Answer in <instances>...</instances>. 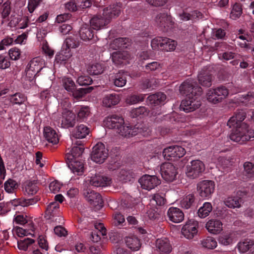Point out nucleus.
Segmentation results:
<instances>
[{
  "label": "nucleus",
  "mask_w": 254,
  "mask_h": 254,
  "mask_svg": "<svg viewBox=\"0 0 254 254\" xmlns=\"http://www.w3.org/2000/svg\"><path fill=\"white\" fill-rule=\"evenodd\" d=\"M120 13V8L117 5H113L104 8L102 15L104 18L108 19L110 23L113 18L118 17Z\"/></svg>",
  "instance_id": "nucleus-24"
},
{
  "label": "nucleus",
  "mask_w": 254,
  "mask_h": 254,
  "mask_svg": "<svg viewBox=\"0 0 254 254\" xmlns=\"http://www.w3.org/2000/svg\"><path fill=\"white\" fill-rule=\"evenodd\" d=\"M88 70L91 75H99L103 73L104 69L101 64L96 63L91 65Z\"/></svg>",
  "instance_id": "nucleus-53"
},
{
  "label": "nucleus",
  "mask_w": 254,
  "mask_h": 254,
  "mask_svg": "<svg viewBox=\"0 0 254 254\" xmlns=\"http://www.w3.org/2000/svg\"><path fill=\"white\" fill-rule=\"evenodd\" d=\"M177 42L167 37H157L152 40L151 46L153 50L166 52L175 50Z\"/></svg>",
  "instance_id": "nucleus-3"
},
{
  "label": "nucleus",
  "mask_w": 254,
  "mask_h": 254,
  "mask_svg": "<svg viewBox=\"0 0 254 254\" xmlns=\"http://www.w3.org/2000/svg\"><path fill=\"white\" fill-rule=\"evenodd\" d=\"M64 117H65L64 122L63 121V124L67 125V127H73L75 123V115L70 110L65 109L64 112L62 113Z\"/></svg>",
  "instance_id": "nucleus-37"
},
{
  "label": "nucleus",
  "mask_w": 254,
  "mask_h": 254,
  "mask_svg": "<svg viewBox=\"0 0 254 254\" xmlns=\"http://www.w3.org/2000/svg\"><path fill=\"white\" fill-rule=\"evenodd\" d=\"M13 222L17 224L23 225L27 223V216L25 214H15L14 216Z\"/></svg>",
  "instance_id": "nucleus-60"
},
{
  "label": "nucleus",
  "mask_w": 254,
  "mask_h": 254,
  "mask_svg": "<svg viewBox=\"0 0 254 254\" xmlns=\"http://www.w3.org/2000/svg\"><path fill=\"white\" fill-rule=\"evenodd\" d=\"M242 13V5L240 3L236 2L233 5L232 10L230 13V17L235 19L240 17Z\"/></svg>",
  "instance_id": "nucleus-50"
},
{
  "label": "nucleus",
  "mask_w": 254,
  "mask_h": 254,
  "mask_svg": "<svg viewBox=\"0 0 254 254\" xmlns=\"http://www.w3.org/2000/svg\"><path fill=\"white\" fill-rule=\"evenodd\" d=\"M166 100V95L163 92H158L150 95L146 99V102L148 105L155 107L164 105Z\"/></svg>",
  "instance_id": "nucleus-20"
},
{
  "label": "nucleus",
  "mask_w": 254,
  "mask_h": 254,
  "mask_svg": "<svg viewBox=\"0 0 254 254\" xmlns=\"http://www.w3.org/2000/svg\"><path fill=\"white\" fill-rule=\"evenodd\" d=\"M128 124H126L127 126H123L125 124L124 119L116 115H113L111 116L106 117L103 121L104 127H135L136 124L131 122L130 121H127Z\"/></svg>",
  "instance_id": "nucleus-9"
},
{
  "label": "nucleus",
  "mask_w": 254,
  "mask_h": 254,
  "mask_svg": "<svg viewBox=\"0 0 254 254\" xmlns=\"http://www.w3.org/2000/svg\"><path fill=\"white\" fill-rule=\"evenodd\" d=\"M160 173L163 179L167 182H173L178 174L176 167L170 163H165L161 165Z\"/></svg>",
  "instance_id": "nucleus-10"
},
{
  "label": "nucleus",
  "mask_w": 254,
  "mask_h": 254,
  "mask_svg": "<svg viewBox=\"0 0 254 254\" xmlns=\"http://www.w3.org/2000/svg\"><path fill=\"white\" fill-rule=\"evenodd\" d=\"M34 242V240L30 238H25L23 240L18 241V248L19 250L26 251L28 246Z\"/></svg>",
  "instance_id": "nucleus-55"
},
{
  "label": "nucleus",
  "mask_w": 254,
  "mask_h": 254,
  "mask_svg": "<svg viewBox=\"0 0 254 254\" xmlns=\"http://www.w3.org/2000/svg\"><path fill=\"white\" fill-rule=\"evenodd\" d=\"M87 200L95 206L101 207L103 205V200L100 194L93 190H87L84 192Z\"/></svg>",
  "instance_id": "nucleus-19"
},
{
  "label": "nucleus",
  "mask_w": 254,
  "mask_h": 254,
  "mask_svg": "<svg viewBox=\"0 0 254 254\" xmlns=\"http://www.w3.org/2000/svg\"><path fill=\"white\" fill-rule=\"evenodd\" d=\"M64 86L65 90L72 93L74 98L79 100L86 94L91 93L94 89L93 86H88L78 88L74 81L70 78H66L63 81Z\"/></svg>",
  "instance_id": "nucleus-2"
},
{
  "label": "nucleus",
  "mask_w": 254,
  "mask_h": 254,
  "mask_svg": "<svg viewBox=\"0 0 254 254\" xmlns=\"http://www.w3.org/2000/svg\"><path fill=\"white\" fill-rule=\"evenodd\" d=\"M228 90L224 86L209 89L207 93V99L209 102L216 104L222 101L228 95Z\"/></svg>",
  "instance_id": "nucleus-6"
},
{
  "label": "nucleus",
  "mask_w": 254,
  "mask_h": 254,
  "mask_svg": "<svg viewBox=\"0 0 254 254\" xmlns=\"http://www.w3.org/2000/svg\"><path fill=\"white\" fill-rule=\"evenodd\" d=\"M149 110L145 107L141 106L138 108H134L130 112V117L131 119L141 118V116H147Z\"/></svg>",
  "instance_id": "nucleus-39"
},
{
  "label": "nucleus",
  "mask_w": 254,
  "mask_h": 254,
  "mask_svg": "<svg viewBox=\"0 0 254 254\" xmlns=\"http://www.w3.org/2000/svg\"><path fill=\"white\" fill-rule=\"evenodd\" d=\"M179 91L181 94L187 96V98L181 102V109L189 113L194 111L200 107L201 103L198 98L202 95L203 91L202 88L196 83L186 80L181 84Z\"/></svg>",
  "instance_id": "nucleus-1"
},
{
  "label": "nucleus",
  "mask_w": 254,
  "mask_h": 254,
  "mask_svg": "<svg viewBox=\"0 0 254 254\" xmlns=\"http://www.w3.org/2000/svg\"><path fill=\"white\" fill-rule=\"evenodd\" d=\"M84 149L81 141H76L74 144L72 143L71 148H68L66 150L65 159L66 160L80 159Z\"/></svg>",
  "instance_id": "nucleus-11"
},
{
  "label": "nucleus",
  "mask_w": 254,
  "mask_h": 254,
  "mask_svg": "<svg viewBox=\"0 0 254 254\" xmlns=\"http://www.w3.org/2000/svg\"><path fill=\"white\" fill-rule=\"evenodd\" d=\"M54 233L59 237H65L67 234L66 230L62 226H57L55 227Z\"/></svg>",
  "instance_id": "nucleus-63"
},
{
  "label": "nucleus",
  "mask_w": 254,
  "mask_h": 254,
  "mask_svg": "<svg viewBox=\"0 0 254 254\" xmlns=\"http://www.w3.org/2000/svg\"><path fill=\"white\" fill-rule=\"evenodd\" d=\"M196 204V199L195 195L192 193L186 195L181 199L180 202L181 207L186 209L195 207Z\"/></svg>",
  "instance_id": "nucleus-29"
},
{
  "label": "nucleus",
  "mask_w": 254,
  "mask_h": 254,
  "mask_svg": "<svg viewBox=\"0 0 254 254\" xmlns=\"http://www.w3.org/2000/svg\"><path fill=\"white\" fill-rule=\"evenodd\" d=\"M111 180L107 177L96 175L91 178L90 184L95 187H105L110 184Z\"/></svg>",
  "instance_id": "nucleus-28"
},
{
  "label": "nucleus",
  "mask_w": 254,
  "mask_h": 254,
  "mask_svg": "<svg viewBox=\"0 0 254 254\" xmlns=\"http://www.w3.org/2000/svg\"><path fill=\"white\" fill-rule=\"evenodd\" d=\"M186 153L185 149L181 146H170L164 149L163 155L168 160L176 161Z\"/></svg>",
  "instance_id": "nucleus-8"
},
{
  "label": "nucleus",
  "mask_w": 254,
  "mask_h": 254,
  "mask_svg": "<svg viewBox=\"0 0 254 254\" xmlns=\"http://www.w3.org/2000/svg\"><path fill=\"white\" fill-rule=\"evenodd\" d=\"M120 101L119 95L111 94L107 95L103 100L104 105L108 108L117 105Z\"/></svg>",
  "instance_id": "nucleus-36"
},
{
  "label": "nucleus",
  "mask_w": 254,
  "mask_h": 254,
  "mask_svg": "<svg viewBox=\"0 0 254 254\" xmlns=\"http://www.w3.org/2000/svg\"><path fill=\"white\" fill-rule=\"evenodd\" d=\"M68 166L74 174L82 175L84 171V165L81 159L66 160Z\"/></svg>",
  "instance_id": "nucleus-30"
},
{
  "label": "nucleus",
  "mask_w": 254,
  "mask_h": 254,
  "mask_svg": "<svg viewBox=\"0 0 254 254\" xmlns=\"http://www.w3.org/2000/svg\"><path fill=\"white\" fill-rule=\"evenodd\" d=\"M202 245L203 247L206 248L213 249L216 247L217 243L214 238L207 237L202 241Z\"/></svg>",
  "instance_id": "nucleus-52"
},
{
  "label": "nucleus",
  "mask_w": 254,
  "mask_h": 254,
  "mask_svg": "<svg viewBox=\"0 0 254 254\" xmlns=\"http://www.w3.org/2000/svg\"><path fill=\"white\" fill-rule=\"evenodd\" d=\"M244 171L248 178H252L254 175V164L247 162L244 164Z\"/></svg>",
  "instance_id": "nucleus-57"
},
{
  "label": "nucleus",
  "mask_w": 254,
  "mask_h": 254,
  "mask_svg": "<svg viewBox=\"0 0 254 254\" xmlns=\"http://www.w3.org/2000/svg\"><path fill=\"white\" fill-rule=\"evenodd\" d=\"M131 40L128 38L120 37L113 40L110 44V48L114 50L127 49L131 45Z\"/></svg>",
  "instance_id": "nucleus-22"
},
{
  "label": "nucleus",
  "mask_w": 254,
  "mask_h": 254,
  "mask_svg": "<svg viewBox=\"0 0 254 254\" xmlns=\"http://www.w3.org/2000/svg\"><path fill=\"white\" fill-rule=\"evenodd\" d=\"M125 243L127 247L132 251H138L141 247L140 240L135 236L126 237Z\"/></svg>",
  "instance_id": "nucleus-35"
},
{
  "label": "nucleus",
  "mask_w": 254,
  "mask_h": 254,
  "mask_svg": "<svg viewBox=\"0 0 254 254\" xmlns=\"http://www.w3.org/2000/svg\"><path fill=\"white\" fill-rule=\"evenodd\" d=\"M42 69L38 58H33L28 64L25 69L26 76L29 80H32Z\"/></svg>",
  "instance_id": "nucleus-16"
},
{
  "label": "nucleus",
  "mask_w": 254,
  "mask_h": 254,
  "mask_svg": "<svg viewBox=\"0 0 254 254\" xmlns=\"http://www.w3.org/2000/svg\"><path fill=\"white\" fill-rule=\"evenodd\" d=\"M79 34L80 38L83 41L96 40L94 39V31L90 25H83L79 31Z\"/></svg>",
  "instance_id": "nucleus-27"
},
{
  "label": "nucleus",
  "mask_w": 254,
  "mask_h": 254,
  "mask_svg": "<svg viewBox=\"0 0 254 254\" xmlns=\"http://www.w3.org/2000/svg\"><path fill=\"white\" fill-rule=\"evenodd\" d=\"M61 185L57 181L52 182L49 186V190L51 192L54 193H56L58 192L60 189Z\"/></svg>",
  "instance_id": "nucleus-64"
},
{
  "label": "nucleus",
  "mask_w": 254,
  "mask_h": 254,
  "mask_svg": "<svg viewBox=\"0 0 254 254\" xmlns=\"http://www.w3.org/2000/svg\"><path fill=\"white\" fill-rule=\"evenodd\" d=\"M127 83L126 76L120 73L115 75L114 79V84L118 87H122L126 85Z\"/></svg>",
  "instance_id": "nucleus-47"
},
{
  "label": "nucleus",
  "mask_w": 254,
  "mask_h": 254,
  "mask_svg": "<svg viewBox=\"0 0 254 254\" xmlns=\"http://www.w3.org/2000/svg\"><path fill=\"white\" fill-rule=\"evenodd\" d=\"M190 165L187 166L186 175L190 179H195L199 177L205 170L203 163L199 160H192Z\"/></svg>",
  "instance_id": "nucleus-7"
},
{
  "label": "nucleus",
  "mask_w": 254,
  "mask_h": 254,
  "mask_svg": "<svg viewBox=\"0 0 254 254\" xmlns=\"http://www.w3.org/2000/svg\"><path fill=\"white\" fill-rule=\"evenodd\" d=\"M77 82L80 86L88 87L93 82V80L89 76H80L77 78Z\"/></svg>",
  "instance_id": "nucleus-58"
},
{
  "label": "nucleus",
  "mask_w": 254,
  "mask_h": 254,
  "mask_svg": "<svg viewBox=\"0 0 254 254\" xmlns=\"http://www.w3.org/2000/svg\"><path fill=\"white\" fill-rule=\"evenodd\" d=\"M198 222L193 220H189L182 229V234L188 239H192L197 234Z\"/></svg>",
  "instance_id": "nucleus-15"
},
{
  "label": "nucleus",
  "mask_w": 254,
  "mask_h": 254,
  "mask_svg": "<svg viewBox=\"0 0 254 254\" xmlns=\"http://www.w3.org/2000/svg\"><path fill=\"white\" fill-rule=\"evenodd\" d=\"M206 228L210 233L216 234L222 230V224L218 220H210L206 224Z\"/></svg>",
  "instance_id": "nucleus-34"
},
{
  "label": "nucleus",
  "mask_w": 254,
  "mask_h": 254,
  "mask_svg": "<svg viewBox=\"0 0 254 254\" xmlns=\"http://www.w3.org/2000/svg\"><path fill=\"white\" fill-rule=\"evenodd\" d=\"M114 224L116 226H122L123 223L125 222V219L124 216L120 212H115L113 215Z\"/></svg>",
  "instance_id": "nucleus-59"
},
{
  "label": "nucleus",
  "mask_w": 254,
  "mask_h": 254,
  "mask_svg": "<svg viewBox=\"0 0 254 254\" xmlns=\"http://www.w3.org/2000/svg\"><path fill=\"white\" fill-rule=\"evenodd\" d=\"M111 57L113 63L116 66H124L129 63L130 54L127 51H116L113 52Z\"/></svg>",
  "instance_id": "nucleus-13"
},
{
  "label": "nucleus",
  "mask_w": 254,
  "mask_h": 254,
  "mask_svg": "<svg viewBox=\"0 0 254 254\" xmlns=\"http://www.w3.org/2000/svg\"><path fill=\"white\" fill-rule=\"evenodd\" d=\"M212 207L210 202H205L203 205L199 208L197 213L199 217L204 218L208 216L212 211Z\"/></svg>",
  "instance_id": "nucleus-42"
},
{
  "label": "nucleus",
  "mask_w": 254,
  "mask_h": 254,
  "mask_svg": "<svg viewBox=\"0 0 254 254\" xmlns=\"http://www.w3.org/2000/svg\"><path fill=\"white\" fill-rule=\"evenodd\" d=\"M103 15L94 16L90 20V25L93 29L99 30L109 23L108 19L106 20Z\"/></svg>",
  "instance_id": "nucleus-33"
},
{
  "label": "nucleus",
  "mask_w": 254,
  "mask_h": 254,
  "mask_svg": "<svg viewBox=\"0 0 254 254\" xmlns=\"http://www.w3.org/2000/svg\"><path fill=\"white\" fill-rule=\"evenodd\" d=\"M66 49V51L70 52V48H76L80 45V41L77 37L75 36H70L66 38L65 40Z\"/></svg>",
  "instance_id": "nucleus-44"
},
{
  "label": "nucleus",
  "mask_w": 254,
  "mask_h": 254,
  "mask_svg": "<svg viewBox=\"0 0 254 254\" xmlns=\"http://www.w3.org/2000/svg\"><path fill=\"white\" fill-rule=\"evenodd\" d=\"M90 132V128H71L70 130V138L72 140L73 138H84L89 134Z\"/></svg>",
  "instance_id": "nucleus-32"
},
{
  "label": "nucleus",
  "mask_w": 254,
  "mask_h": 254,
  "mask_svg": "<svg viewBox=\"0 0 254 254\" xmlns=\"http://www.w3.org/2000/svg\"><path fill=\"white\" fill-rule=\"evenodd\" d=\"M218 242L224 246H228L233 243L232 234L231 233H225L219 236Z\"/></svg>",
  "instance_id": "nucleus-48"
},
{
  "label": "nucleus",
  "mask_w": 254,
  "mask_h": 254,
  "mask_svg": "<svg viewBox=\"0 0 254 254\" xmlns=\"http://www.w3.org/2000/svg\"><path fill=\"white\" fill-rule=\"evenodd\" d=\"M214 182L210 180H203L197 185V190L202 197L209 196L214 190Z\"/></svg>",
  "instance_id": "nucleus-17"
},
{
  "label": "nucleus",
  "mask_w": 254,
  "mask_h": 254,
  "mask_svg": "<svg viewBox=\"0 0 254 254\" xmlns=\"http://www.w3.org/2000/svg\"><path fill=\"white\" fill-rule=\"evenodd\" d=\"M26 98L24 95L20 93H16L11 95L10 101L13 104H21L24 102Z\"/></svg>",
  "instance_id": "nucleus-54"
},
{
  "label": "nucleus",
  "mask_w": 254,
  "mask_h": 254,
  "mask_svg": "<svg viewBox=\"0 0 254 254\" xmlns=\"http://www.w3.org/2000/svg\"><path fill=\"white\" fill-rule=\"evenodd\" d=\"M145 95L144 94L132 95L126 99V102L129 105L136 104L144 100Z\"/></svg>",
  "instance_id": "nucleus-49"
},
{
  "label": "nucleus",
  "mask_w": 254,
  "mask_h": 254,
  "mask_svg": "<svg viewBox=\"0 0 254 254\" xmlns=\"http://www.w3.org/2000/svg\"><path fill=\"white\" fill-rule=\"evenodd\" d=\"M11 1L7 0L2 5L1 16L2 19H5L9 16L11 10Z\"/></svg>",
  "instance_id": "nucleus-46"
},
{
  "label": "nucleus",
  "mask_w": 254,
  "mask_h": 254,
  "mask_svg": "<svg viewBox=\"0 0 254 254\" xmlns=\"http://www.w3.org/2000/svg\"><path fill=\"white\" fill-rule=\"evenodd\" d=\"M44 136L49 143L53 144H56L59 141V135L54 128H44Z\"/></svg>",
  "instance_id": "nucleus-31"
},
{
  "label": "nucleus",
  "mask_w": 254,
  "mask_h": 254,
  "mask_svg": "<svg viewBox=\"0 0 254 254\" xmlns=\"http://www.w3.org/2000/svg\"><path fill=\"white\" fill-rule=\"evenodd\" d=\"M99 227L101 230L98 232H92L91 234V240L93 242H98L101 239L100 235H105L106 229L102 224H99Z\"/></svg>",
  "instance_id": "nucleus-56"
},
{
  "label": "nucleus",
  "mask_w": 254,
  "mask_h": 254,
  "mask_svg": "<svg viewBox=\"0 0 254 254\" xmlns=\"http://www.w3.org/2000/svg\"><path fill=\"white\" fill-rule=\"evenodd\" d=\"M108 155V150L105 145L103 143L99 142L93 147L91 158L96 163L102 164L107 159Z\"/></svg>",
  "instance_id": "nucleus-5"
},
{
  "label": "nucleus",
  "mask_w": 254,
  "mask_h": 254,
  "mask_svg": "<svg viewBox=\"0 0 254 254\" xmlns=\"http://www.w3.org/2000/svg\"><path fill=\"white\" fill-rule=\"evenodd\" d=\"M237 247L241 254H254V241L247 240L240 242Z\"/></svg>",
  "instance_id": "nucleus-23"
},
{
  "label": "nucleus",
  "mask_w": 254,
  "mask_h": 254,
  "mask_svg": "<svg viewBox=\"0 0 254 254\" xmlns=\"http://www.w3.org/2000/svg\"><path fill=\"white\" fill-rule=\"evenodd\" d=\"M117 132L124 137H130L137 134L139 128H116Z\"/></svg>",
  "instance_id": "nucleus-40"
},
{
  "label": "nucleus",
  "mask_w": 254,
  "mask_h": 254,
  "mask_svg": "<svg viewBox=\"0 0 254 254\" xmlns=\"http://www.w3.org/2000/svg\"><path fill=\"white\" fill-rule=\"evenodd\" d=\"M233 128L229 135L230 139L233 141L242 144L254 138V128Z\"/></svg>",
  "instance_id": "nucleus-4"
},
{
  "label": "nucleus",
  "mask_w": 254,
  "mask_h": 254,
  "mask_svg": "<svg viewBox=\"0 0 254 254\" xmlns=\"http://www.w3.org/2000/svg\"><path fill=\"white\" fill-rule=\"evenodd\" d=\"M246 116L245 111L238 110L228 121L227 125L229 127H247V124L243 122Z\"/></svg>",
  "instance_id": "nucleus-12"
},
{
  "label": "nucleus",
  "mask_w": 254,
  "mask_h": 254,
  "mask_svg": "<svg viewBox=\"0 0 254 254\" xmlns=\"http://www.w3.org/2000/svg\"><path fill=\"white\" fill-rule=\"evenodd\" d=\"M157 250L161 254H167L171 251V246L168 239L162 238L158 239L156 241Z\"/></svg>",
  "instance_id": "nucleus-26"
},
{
  "label": "nucleus",
  "mask_w": 254,
  "mask_h": 254,
  "mask_svg": "<svg viewBox=\"0 0 254 254\" xmlns=\"http://www.w3.org/2000/svg\"><path fill=\"white\" fill-rule=\"evenodd\" d=\"M167 214L169 220L173 223H180L184 219V213L177 207H171L169 208Z\"/></svg>",
  "instance_id": "nucleus-21"
},
{
  "label": "nucleus",
  "mask_w": 254,
  "mask_h": 254,
  "mask_svg": "<svg viewBox=\"0 0 254 254\" xmlns=\"http://www.w3.org/2000/svg\"><path fill=\"white\" fill-rule=\"evenodd\" d=\"M242 201V199L241 197H229L225 201V203L226 206L230 208H239L241 206V203Z\"/></svg>",
  "instance_id": "nucleus-43"
},
{
  "label": "nucleus",
  "mask_w": 254,
  "mask_h": 254,
  "mask_svg": "<svg viewBox=\"0 0 254 254\" xmlns=\"http://www.w3.org/2000/svg\"><path fill=\"white\" fill-rule=\"evenodd\" d=\"M59 211V203L57 202H52L47 206L45 214L48 217V219H51V217L57 215Z\"/></svg>",
  "instance_id": "nucleus-38"
},
{
  "label": "nucleus",
  "mask_w": 254,
  "mask_h": 254,
  "mask_svg": "<svg viewBox=\"0 0 254 254\" xmlns=\"http://www.w3.org/2000/svg\"><path fill=\"white\" fill-rule=\"evenodd\" d=\"M18 187L17 183L13 179H9L4 184L5 190L8 193H13Z\"/></svg>",
  "instance_id": "nucleus-45"
},
{
  "label": "nucleus",
  "mask_w": 254,
  "mask_h": 254,
  "mask_svg": "<svg viewBox=\"0 0 254 254\" xmlns=\"http://www.w3.org/2000/svg\"><path fill=\"white\" fill-rule=\"evenodd\" d=\"M138 182L143 189L151 190L155 188L160 183V180L156 176L144 175L138 180Z\"/></svg>",
  "instance_id": "nucleus-14"
},
{
  "label": "nucleus",
  "mask_w": 254,
  "mask_h": 254,
  "mask_svg": "<svg viewBox=\"0 0 254 254\" xmlns=\"http://www.w3.org/2000/svg\"><path fill=\"white\" fill-rule=\"evenodd\" d=\"M213 76L208 70H201L197 75L199 83L204 87H209L212 85Z\"/></svg>",
  "instance_id": "nucleus-25"
},
{
  "label": "nucleus",
  "mask_w": 254,
  "mask_h": 254,
  "mask_svg": "<svg viewBox=\"0 0 254 254\" xmlns=\"http://www.w3.org/2000/svg\"><path fill=\"white\" fill-rule=\"evenodd\" d=\"M11 207L9 201L0 203V214L4 215L9 212Z\"/></svg>",
  "instance_id": "nucleus-62"
},
{
  "label": "nucleus",
  "mask_w": 254,
  "mask_h": 254,
  "mask_svg": "<svg viewBox=\"0 0 254 254\" xmlns=\"http://www.w3.org/2000/svg\"><path fill=\"white\" fill-rule=\"evenodd\" d=\"M157 25L164 31H167L168 28L172 27L173 25L172 16L166 13H160L155 17Z\"/></svg>",
  "instance_id": "nucleus-18"
},
{
  "label": "nucleus",
  "mask_w": 254,
  "mask_h": 254,
  "mask_svg": "<svg viewBox=\"0 0 254 254\" xmlns=\"http://www.w3.org/2000/svg\"><path fill=\"white\" fill-rule=\"evenodd\" d=\"M26 191L29 195L36 194L39 190L36 181L28 182L25 188Z\"/></svg>",
  "instance_id": "nucleus-51"
},
{
  "label": "nucleus",
  "mask_w": 254,
  "mask_h": 254,
  "mask_svg": "<svg viewBox=\"0 0 254 254\" xmlns=\"http://www.w3.org/2000/svg\"><path fill=\"white\" fill-rule=\"evenodd\" d=\"M72 56L71 52L63 50L59 54H57L55 58V62L57 63L65 64L66 61Z\"/></svg>",
  "instance_id": "nucleus-41"
},
{
  "label": "nucleus",
  "mask_w": 254,
  "mask_h": 254,
  "mask_svg": "<svg viewBox=\"0 0 254 254\" xmlns=\"http://www.w3.org/2000/svg\"><path fill=\"white\" fill-rule=\"evenodd\" d=\"M42 1L43 0H29L28 9L29 12L32 13Z\"/></svg>",
  "instance_id": "nucleus-61"
}]
</instances>
